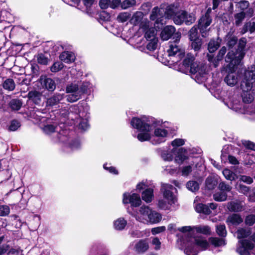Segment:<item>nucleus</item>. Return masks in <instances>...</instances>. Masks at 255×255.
Wrapping results in <instances>:
<instances>
[{
    "instance_id": "55",
    "label": "nucleus",
    "mask_w": 255,
    "mask_h": 255,
    "mask_svg": "<svg viewBox=\"0 0 255 255\" xmlns=\"http://www.w3.org/2000/svg\"><path fill=\"white\" fill-rule=\"evenodd\" d=\"M37 62L42 65H47L48 62V59L43 54H38L37 55Z\"/></svg>"
},
{
    "instance_id": "54",
    "label": "nucleus",
    "mask_w": 255,
    "mask_h": 255,
    "mask_svg": "<svg viewBox=\"0 0 255 255\" xmlns=\"http://www.w3.org/2000/svg\"><path fill=\"white\" fill-rule=\"evenodd\" d=\"M10 107L13 110H18L21 107V103L17 100H12L9 103Z\"/></svg>"
},
{
    "instance_id": "44",
    "label": "nucleus",
    "mask_w": 255,
    "mask_h": 255,
    "mask_svg": "<svg viewBox=\"0 0 255 255\" xmlns=\"http://www.w3.org/2000/svg\"><path fill=\"white\" fill-rule=\"evenodd\" d=\"M187 188L192 192L198 191L199 189V184L195 181H189L186 184Z\"/></svg>"
},
{
    "instance_id": "25",
    "label": "nucleus",
    "mask_w": 255,
    "mask_h": 255,
    "mask_svg": "<svg viewBox=\"0 0 255 255\" xmlns=\"http://www.w3.org/2000/svg\"><path fill=\"white\" fill-rule=\"evenodd\" d=\"M28 97L36 104H40L41 99V94L36 91H32L28 93Z\"/></svg>"
},
{
    "instance_id": "51",
    "label": "nucleus",
    "mask_w": 255,
    "mask_h": 255,
    "mask_svg": "<svg viewBox=\"0 0 255 255\" xmlns=\"http://www.w3.org/2000/svg\"><path fill=\"white\" fill-rule=\"evenodd\" d=\"M245 17V13L243 11L238 13L235 15V24L237 25L241 24Z\"/></svg>"
},
{
    "instance_id": "46",
    "label": "nucleus",
    "mask_w": 255,
    "mask_h": 255,
    "mask_svg": "<svg viewBox=\"0 0 255 255\" xmlns=\"http://www.w3.org/2000/svg\"><path fill=\"white\" fill-rule=\"evenodd\" d=\"M67 131L62 130L60 132L57 134L58 141L62 143H66L69 138L67 136Z\"/></svg>"
},
{
    "instance_id": "41",
    "label": "nucleus",
    "mask_w": 255,
    "mask_h": 255,
    "mask_svg": "<svg viewBox=\"0 0 255 255\" xmlns=\"http://www.w3.org/2000/svg\"><path fill=\"white\" fill-rule=\"evenodd\" d=\"M143 18V13L141 11H136L135 12L130 19L131 22L134 25L139 23Z\"/></svg>"
},
{
    "instance_id": "50",
    "label": "nucleus",
    "mask_w": 255,
    "mask_h": 255,
    "mask_svg": "<svg viewBox=\"0 0 255 255\" xmlns=\"http://www.w3.org/2000/svg\"><path fill=\"white\" fill-rule=\"evenodd\" d=\"M243 30V33H245L248 30H249L251 33L254 32L255 31V22H250L246 23L244 26Z\"/></svg>"
},
{
    "instance_id": "8",
    "label": "nucleus",
    "mask_w": 255,
    "mask_h": 255,
    "mask_svg": "<svg viewBox=\"0 0 255 255\" xmlns=\"http://www.w3.org/2000/svg\"><path fill=\"white\" fill-rule=\"evenodd\" d=\"M246 77V73H245L244 78L242 80L241 84V88L243 90V93L242 94L243 101L246 103H250L254 100V96L253 95L252 92L251 90L252 88L253 83H255V81L252 82L251 87H248V85L247 84L249 80Z\"/></svg>"
},
{
    "instance_id": "38",
    "label": "nucleus",
    "mask_w": 255,
    "mask_h": 255,
    "mask_svg": "<svg viewBox=\"0 0 255 255\" xmlns=\"http://www.w3.org/2000/svg\"><path fill=\"white\" fill-rule=\"evenodd\" d=\"M217 182L212 177H208L205 181L206 188L208 190H213L217 186Z\"/></svg>"
},
{
    "instance_id": "19",
    "label": "nucleus",
    "mask_w": 255,
    "mask_h": 255,
    "mask_svg": "<svg viewBox=\"0 0 255 255\" xmlns=\"http://www.w3.org/2000/svg\"><path fill=\"white\" fill-rule=\"evenodd\" d=\"M175 28L173 26L167 25L162 30L160 36L163 40H167L174 33Z\"/></svg>"
},
{
    "instance_id": "32",
    "label": "nucleus",
    "mask_w": 255,
    "mask_h": 255,
    "mask_svg": "<svg viewBox=\"0 0 255 255\" xmlns=\"http://www.w3.org/2000/svg\"><path fill=\"white\" fill-rule=\"evenodd\" d=\"M242 104L238 100H234L230 104L229 107L233 110L240 113H244V111L242 108Z\"/></svg>"
},
{
    "instance_id": "3",
    "label": "nucleus",
    "mask_w": 255,
    "mask_h": 255,
    "mask_svg": "<svg viewBox=\"0 0 255 255\" xmlns=\"http://www.w3.org/2000/svg\"><path fill=\"white\" fill-rule=\"evenodd\" d=\"M175 188L171 185L163 184L161 186V191L162 193L163 199L159 200L158 205L162 209H169V205L175 204L177 201V197L173 193V190Z\"/></svg>"
},
{
    "instance_id": "31",
    "label": "nucleus",
    "mask_w": 255,
    "mask_h": 255,
    "mask_svg": "<svg viewBox=\"0 0 255 255\" xmlns=\"http://www.w3.org/2000/svg\"><path fill=\"white\" fill-rule=\"evenodd\" d=\"M2 87L6 90L12 91L15 89V84L13 79L8 78L4 81Z\"/></svg>"
},
{
    "instance_id": "36",
    "label": "nucleus",
    "mask_w": 255,
    "mask_h": 255,
    "mask_svg": "<svg viewBox=\"0 0 255 255\" xmlns=\"http://www.w3.org/2000/svg\"><path fill=\"white\" fill-rule=\"evenodd\" d=\"M214 199L218 202H223L227 200V194L226 192L220 190L213 195Z\"/></svg>"
},
{
    "instance_id": "4",
    "label": "nucleus",
    "mask_w": 255,
    "mask_h": 255,
    "mask_svg": "<svg viewBox=\"0 0 255 255\" xmlns=\"http://www.w3.org/2000/svg\"><path fill=\"white\" fill-rule=\"evenodd\" d=\"M209 247L207 241L202 237L190 238L184 250L187 255H196L199 250H205Z\"/></svg>"
},
{
    "instance_id": "11",
    "label": "nucleus",
    "mask_w": 255,
    "mask_h": 255,
    "mask_svg": "<svg viewBox=\"0 0 255 255\" xmlns=\"http://www.w3.org/2000/svg\"><path fill=\"white\" fill-rule=\"evenodd\" d=\"M89 115L88 113L80 111L78 115L75 117V122L79 129L83 131L87 130L89 127L88 124V118Z\"/></svg>"
},
{
    "instance_id": "45",
    "label": "nucleus",
    "mask_w": 255,
    "mask_h": 255,
    "mask_svg": "<svg viewBox=\"0 0 255 255\" xmlns=\"http://www.w3.org/2000/svg\"><path fill=\"white\" fill-rule=\"evenodd\" d=\"M190 41H192L191 44L192 48L195 51L199 50L202 44L201 39L198 38L195 39L190 40Z\"/></svg>"
},
{
    "instance_id": "35",
    "label": "nucleus",
    "mask_w": 255,
    "mask_h": 255,
    "mask_svg": "<svg viewBox=\"0 0 255 255\" xmlns=\"http://www.w3.org/2000/svg\"><path fill=\"white\" fill-rule=\"evenodd\" d=\"M45 88L49 91H53L56 88L55 82L50 78H45L43 81Z\"/></svg>"
},
{
    "instance_id": "33",
    "label": "nucleus",
    "mask_w": 255,
    "mask_h": 255,
    "mask_svg": "<svg viewBox=\"0 0 255 255\" xmlns=\"http://www.w3.org/2000/svg\"><path fill=\"white\" fill-rule=\"evenodd\" d=\"M127 224V221L124 218H120L114 222V226L117 230H122L125 228Z\"/></svg>"
},
{
    "instance_id": "26",
    "label": "nucleus",
    "mask_w": 255,
    "mask_h": 255,
    "mask_svg": "<svg viewBox=\"0 0 255 255\" xmlns=\"http://www.w3.org/2000/svg\"><path fill=\"white\" fill-rule=\"evenodd\" d=\"M60 59L65 63H70L75 60V56L70 52H64L60 55Z\"/></svg>"
},
{
    "instance_id": "10",
    "label": "nucleus",
    "mask_w": 255,
    "mask_h": 255,
    "mask_svg": "<svg viewBox=\"0 0 255 255\" xmlns=\"http://www.w3.org/2000/svg\"><path fill=\"white\" fill-rule=\"evenodd\" d=\"M233 64H228L226 68L228 75L225 78V82L230 86H235L238 81V75L235 72L236 67L232 66Z\"/></svg>"
},
{
    "instance_id": "7",
    "label": "nucleus",
    "mask_w": 255,
    "mask_h": 255,
    "mask_svg": "<svg viewBox=\"0 0 255 255\" xmlns=\"http://www.w3.org/2000/svg\"><path fill=\"white\" fill-rule=\"evenodd\" d=\"M173 20L176 24H181L185 22L187 25L192 24L195 20L194 15L188 14L187 12L181 10L177 12L173 16Z\"/></svg>"
},
{
    "instance_id": "64",
    "label": "nucleus",
    "mask_w": 255,
    "mask_h": 255,
    "mask_svg": "<svg viewBox=\"0 0 255 255\" xmlns=\"http://www.w3.org/2000/svg\"><path fill=\"white\" fill-rule=\"evenodd\" d=\"M56 127L52 125H47L43 128L44 131L47 134H50L54 132L55 130Z\"/></svg>"
},
{
    "instance_id": "60",
    "label": "nucleus",
    "mask_w": 255,
    "mask_h": 255,
    "mask_svg": "<svg viewBox=\"0 0 255 255\" xmlns=\"http://www.w3.org/2000/svg\"><path fill=\"white\" fill-rule=\"evenodd\" d=\"M250 5V3L248 1L242 0L238 2L237 6L240 8L241 10H244L248 8Z\"/></svg>"
},
{
    "instance_id": "20",
    "label": "nucleus",
    "mask_w": 255,
    "mask_h": 255,
    "mask_svg": "<svg viewBox=\"0 0 255 255\" xmlns=\"http://www.w3.org/2000/svg\"><path fill=\"white\" fill-rule=\"evenodd\" d=\"M63 99V95L56 93L47 99L46 104V107H53L56 106Z\"/></svg>"
},
{
    "instance_id": "15",
    "label": "nucleus",
    "mask_w": 255,
    "mask_h": 255,
    "mask_svg": "<svg viewBox=\"0 0 255 255\" xmlns=\"http://www.w3.org/2000/svg\"><path fill=\"white\" fill-rule=\"evenodd\" d=\"M141 28L144 32V37L147 40L149 41L150 40V39H153V38H156L157 30L155 28L151 26L149 21L142 23Z\"/></svg>"
},
{
    "instance_id": "43",
    "label": "nucleus",
    "mask_w": 255,
    "mask_h": 255,
    "mask_svg": "<svg viewBox=\"0 0 255 255\" xmlns=\"http://www.w3.org/2000/svg\"><path fill=\"white\" fill-rule=\"evenodd\" d=\"M182 153H186V150L182 148L179 149V153L175 158V161L178 164H181L186 158V155L182 154Z\"/></svg>"
},
{
    "instance_id": "6",
    "label": "nucleus",
    "mask_w": 255,
    "mask_h": 255,
    "mask_svg": "<svg viewBox=\"0 0 255 255\" xmlns=\"http://www.w3.org/2000/svg\"><path fill=\"white\" fill-rule=\"evenodd\" d=\"M178 38L173 42H169V48L167 50L168 55L169 57H174L177 59L175 62L180 60L185 54L184 49L181 48L178 44V41L180 39L179 37Z\"/></svg>"
},
{
    "instance_id": "13",
    "label": "nucleus",
    "mask_w": 255,
    "mask_h": 255,
    "mask_svg": "<svg viewBox=\"0 0 255 255\" xmlns=\"http://www.w3.org/2000/svg\"><path fill=\"white\" fill-rule=\"evenodd\" d=\"M212 19L211 16L203 15L199 20L198 28L203 37H206L208 30V27L211 24Z\"/></svg>"
},
{
    "instance_id": "37",
    "label": "nucleus",
    "mask_w": 255,
    "mask_h": 255,
    "mask_svg": "<svg viewBox=\"0 0 255 255\" xmlns=\"http://www.w3.org/2000/svg\"><path fill=\"white\" fill-rule=\"evenodd\" d=\"M222 172L225 178L230 181L235 180L238 177L235 173L227 168L224 169Z\"/></svg>"
},
{
    "instance_id": "24",
    "label": "nucleus",
    "mask_w": 255,
    "mask_h": 255,
    "mask_svg": "<svg viewBox=\"0 0 255 255\" xmlns=\"http://www.w3.org/2000/svg\"><path fill=\"white\" fill-rule=\"evenodd\" d=\"M245 73H246V77L250 81L247 84L248 87L250 88L252 82L255 81V65L251 66Z\"/></svg>"
},
{
    "instance_id": "16",
    "label": "nucleus",
    "mask_w": 255,
    "mask_h": 255,
    "mask_svg": "<svg viewBox=\"0 0 255 255\" xmlns=\"http://www.w3.org/2000/svg\"><path fill=\"white\" fill-rule=\"evenodd\" d=\"M164 10L162 8H159L158 7H154L150 15V18L152 20H156L155 24H158L161 22L162 19H160L163 17V13Z\"/></svg>"
},
{
    "instance_id": "27",
    "label": "nucleus",
    "mask_w": 255,
    "mask_h": 255,
    "mask_svg": "<svg viewBox=\"0 0 255 255\" xmlns=\"http://www.w3.org/2000/svg\"><path fill=\"white\" fill-rule=\"evenodd\" d=\"M226 52L227 48L225 46H223L220 49L216 57V59H215L213 61L214 65L215 67L218 66L219 62L223 60Z\"/></svg>"
},
{
    "instance_id": "23",
    "label": "nucleus",
    "mask_w": 255,
    "mask_h": 255,
    "mask_svg": "<svg viewBox=\"0 0 255 255\" xmlns=\"http://www.w3.org/2000/svg\"><path fill=\"white\" fill-rule=\"evenodd\" d=\"M222 39L219 37L211 39L208 43V49L210 53L214 52L220 46Z\"/></svg>"
},
{
    "instance_id": "49",
    "label": "nucleus",
    "mask_w": 255,
    "mask_h": 255,
    "mask_svg": "<svg viewBox=\"0 0 255 255\" xmlns=\"http://www.w3.org/2000/svg\"><path fill=\"white\" fill-rule=\"evenodd\" d=\"M194 228L196 231L199 233L207 235L210 233V229L208 226H197Z\"/></svg>"
},
{
    "instance_id": "21",
    "label": "nucleus",
    "mask_w": 255,
    "mask_h": 255,
    "mask_svg": "<svg viewBox=\"0 0 255 255\" xmlns=\"http://www.w3.org/2000/svg\"><path fill=\"white\" fill-rule=\"evenodd\" d=\"M238 54H239V53ZM241 60L242 59H240L239 55H238V56H235L233 51H229L225 57V61L226 62H229L230 63L229 64H233L232 67L234 66L236 67V65L238 64Z\"/></svg>"
},
{
    "instance_id": "29",
    "label": "nucleus",
    "mask_w": 255,
    "mask_h": 255,
    "mask_svg": "<svg viewBox=\"0 0 255 255\" xmlns=\"http://www.w3.org/2000/svg\"><path fill=\"white\" fill-rule=\"evenodd\" d=\"M161 219L162 216L159 213L152 210L148 220V223H157L161 221Z\"/></svg>"
},
{
    "instance_id": "22",
    "label": "nucleus",
    "mask_w": 255,
    "mask_h": 255,
    "mask_svg": "<svg viewBox=\"0 0 255 255\" xmlns=\"http://www.w3.org/2000/svg\"><path fill=\"white\" fill-rule=\"evenodd\" d=\"M243 221L241 216L237 214H233L229 216L227 219V223L229 225L237 226Z\"/></svg>"
},
{
    "instance_id": "53",
    "label": "nucleus",
    "mask_w": 255,
    "mask_h": 255,
    "mask_svg": "<svg viewBox=\"0 0 255 255\" xmlns=\"http://www.w3.org/2000/svg\"><path fill=\"white\" fill-rule=\"evenodd\" d=\"M79 85V91L80 92V96L83 93L87 92V90L90 87V84L88 82H78Z\"/></svg>"
},
{
    "instance_id": "18",
    "label": "nucleus",
    "mask_w": 255,
    "mask_h": 255,
    "mask_svg": "<svg viewBox=\"0 0 255 255\" xmlns=\"http://www.w3.org/2000/svg\"><path fill=\"white\" fill-rule=\"evenodd\" d=\"M149 248V245L146 240H140L135 244L134 250L138 254L145 253Z\"/></svg>"
},
{
    "instance_id": "58",
    "label": "nucleus",
    "mask_w": 255,
    "mask_h": 255,
    "mask_svg": "<svg viewBox=\"0 0 255 255\" xmlns=\"http://www.w3.org/2000/svg\"><path fill=\"white\" fill-rule=\"evenodd\" d=\"M218 188L220 190L224 191L226 193L231 191L232 188L231 186L226 184L224 182H222L219 184Z\"/></svg>"
},
{
    "instance_id": "52",
    "label": "nucleus",
    "mask_w": 255,
    "mask_h": 255,
    "mask_svg": "<svg viewBox=\"0 0 255 255\" xmlns=\"http://www.w3.org/2000/svg\"><path fill=\"white\" fill-rule=\"evenodd\" d=\"M216 232L218 235L221 237H226L227 235V231L226 227L224 225H219L216 227Z\"/></svg>"
},
{
    "instance_id": "39",
    "label": "nucleus",
    "mask_w": 255,
    "mask_h": 255,
    "mask_svg": "<svg viewBox=\"0 0 255 255\" xmlns=\"http://www.w3.org/2000/svg\"><path fill=\"white\" fill-rule=\"evenodd\" d=\"M246 42L247 40L245 38H242L239 40L238 50L239 51L240 59H242L244 57L245 54L243 52V50L246 46Z\"/></svg>"
},
{
    "instance_id": "34",
    "label": "nucleus",
    "mask_w": 255,
    "mask_h": 255,
    "mask_svg": "<svg viewBox=\"0 0 255 255\" xmlns=\"http://www.w3.org/2000/svg\"><path fill=\"white\" fill-rule=\"evenodd\" d=\"M195 208L198 213H202L207 215H209L211 213L210 208L207 205L201 203L197 204Z\"/></svg>"
},
{
    "instance_id": "40",
    "label": "nucleus",
    "mask_w": 255,
    "mask_h": 255,
    "mask_svg": "<svg viewBox=\"0 0 255 255\" xmlns=\"http://www.w3.org/2000/svg\"><path fill=\"white\" fill-rule=\"evenodd\" d=\"M209 241L212 245L215 247L224 246L226 244L225 241L224 239H219L218 238H210Z\"/></svg>"
},
{
    "instance_id": "9",
    "label": "nucleus",
    "mask_w": 255,
    "mask_h": 255,
    "mask_svg": "<svg viewBox=\"0 0 255 255\" xmlns=\"http://www.w3.org/2000/svg\"><path fill=\"white\" fill-rule=\"evenodd\" d=\"M66 93H69L67 100L70 102H74L80 98V92L79 91V85L77 83H72L67 85L66 89Z\"/></svg>"
},
{
    "instance_id": "47",
    "label": "nucleus",
    "mask_w": 255,
    "mask_h": 255,
    "mask_svg": "<svg viewBox=\"0 0 255 255\" xmlns=\"http://www.w3.org/2000/svg\"><path fill=\"white\" fill-rule=\"evenodd\" d=\"M157 41L158 40L157 38H153V39L149 40V42L146 45L147 49L149 51L154 50L157 47Z\"/></svg>"
},
{
    "instance_id": "61",
    "label": "nucleus",
    "mask_w": 255,
    "mask_h": 255,
    "mask_svg": "<svg viewBox=\"0 0 255 255\" xmlns=\"http://www.w3.org/2000/svg\"><path fill=\"white\" fill-rule=\"evenodd\" d=\"M192 167L191 165H188L183 167L181 170V174L182 176H187L192 172Z\"/></svg>"
},
{
    "instance_id": "48",
    "label": "nucleus",
    "mask_w": 255,
    "mask_h": 255,
    "mask_svg": "<svg viewBox=\"0 0 255 255\" xmlns=\"http://www.w3.org/2000/svg\"><path fill=\"white\" fill-rule=\"evenodd\" d=\"M136 1L135 0H125L121 3V8L125 9L135 5Z\"/></svg>"
},
{
    "instance_id": "57",
    "label": "nucleus",
    "mask_w": 255,
    "mask_h": 255,
    "mask_svg": "<svg viewBox=\"0 0 255 255\" xmlns=\"http://www.w3.org/2000/svg\"><path fill=\"white\" fill-rule=\"evenodd\" d=\"M10 212L9 207L7 205H0V216H7Z\"/></svg>"
},
{
    "instance_id": "1",
    "label": "nucleus",
    "mask_w": 255,
    "mask_h": 255,
    "mask_svg": "<svg viewBox=\"0 0 255 255\" xmlns=\"http://www.w3.org/2000/svg\"><path fill=\"white\" fill-rule=\"evenodd\" d=\"M154 122L151 118L142 117L141 118H133L130 122L131 126L137 129L139 133L137 138L141 142L151 139L153 144H159L165 141V137L168 134V131L164 128H156L154 134L152 135Z\"/></svg>"
},
{
    "instance_id": "30",
    "label": "nucleus",
    "mask_w": 255,
    "mask_h": 255,
    "mask_svg": "<svg viewBox=\"0 0 255 255\" xmlns=\"http://www.w3.org/2000/svg\"><path fill=\"white\" fill-rule=\"evenodd\" d=\"M251 234L250 229L240 228L236 232L237 237L239 239L246 238Z\"/></svg>"
},
{
    "instance_id": "14",
    "label": "nucleus",
    "mask_w": 255,
    "mask_h": 255,
    "mask_svg": "<svg viewBox=\"0 0 255 255\" xmlns=\"http://www.w3.org/2000/svg\"><path fill=\"white\" fill-rule=\"evenodd\" d=\"M152 211V210L148 206H142L140 208L135 218L141 222L148 223V220Z\"/></svg>"
},
{
    "instance_id": "2",
    "label": "nucleus",
    "mask_w": 255,
    "mask_h": 255,
    "mask_svg": "<svg viewBox=\"0 0 255 255\" xmlns=\"http://www.w3.org/2000/svg\"><path fill=\"white\" fill-rule=\"evenodd\" d=\"M194 60V56L191 53H188L183 61L182 66L189 70L192 74L195 75L197 82H202L206 78V66L202 63L195 62Z\"/></svg>"
},
{
    "instance_id": "42",
    "label": "nucleus",
    "mask_w": 255,
    "mask_h": 255,
    "mask_svg": "<svg viewBox=\"0 0 255 255\" xmlns=\"http://www.w3.org/2000/svg\"><path fill=\"white\" fill-rule=\"evenodd\" d=\"M131 17V14L128 12H122L119 14L117 16V20L120 22H125L128 20Z\"/></svg>"
},
{
    "instance_id": "62",
    "label": "nucleus",
    "mask_w": 255,
    "mask_h": 255,
    "mask_svg": "<svg viewBox=\"0 0 255 255\" xmlns=\"http://www.w3.org/2000/svg\"><path fill=\"white\" fill-rule=\"evenodd\" d=\"M245 223L248 226H252L255 223V215H250L247 216Z\"/></svg>"
},
{
    "instance_id": "59",
    "label": "nucleus",
    "mask_w": 255,
    "mask_h": 255,
    "mask_svg": "<svg viewBox=\"0 0 255 255\" xmlns=\"http://www.w3.org/2000/svg\"><path fill=\"white\" fill-rule=\"evenodd\" d=\"M63 67V65L62 63L59 62H55L51 67V71L52 72H57L62 69Z\"/></svg>"
},
{
    "instance_id": "56",
    "label": "nucleus",
    "mask_w": 255,
    "mask_h": 255,
    "mask_svg": "<svg viewBox=\"0 0 255 255\" xmlns=\"http://www.w3.org/2000/svg\"><path fill=\"white\" fill-rule=\"evenodd\" d=\"M189 39L193 40L199 38L198 36L197 27L195 26H193L189 31Z\"/></svg>"
},
{
    "instance_id": "12",
    "label": "nucleus",
    "mask_w": 255,
    "mask_h": 255,
    "mask_svg": "<svg viewBox=\"0 0 255 255\" xmlns=\"http://www.w3.org/2000/svg\"><path fill=\"white\" fill-rule=\"evenodd\" d=\"M123 202L124 204L130 203L131 206H139L141 203V201L139 195L133 193L131 195L128 193H125L123 194Z\"/></svg>"
},
{
    "instance_id": "28",
    "label": "nucleus",
    "mask_w": 255,
    "mask_h": 255,
    "mask_svg": "<svg viewBox=\"0 0 255 255\" xmlns=\"http://www.w3.org/2000/svg\"><path fill=\"white\" fill-rule=\"evenodd\" d=\"M153 197V190L152 188L146 189L142 193V199L147 203L150 202Z\"/></svg>"
},
{
    "instance_id": "63",
    "label": "nucleus",
    "mask_w": 255,
    "mask_h": 255,
    "mask_svg": "<svg viewBox=\"0 0 255 255\" xmlns=\"http://www.w3.org/2000/svg\"><path fill=\"white\" fill-rule=\"evenodd\" d=\"M20 125L19 122H18L17 121L13 120L10 123V125L9 127V130L10 131H15L18 128L20 127Z\"/></svg>"
},
{
    "instance_id": "17",
    "label": "nucleus",
    "mask_w": 255,
    "mask_h": 255,
    "mask_svg": "<svg viewBox=\"0 0 255 255\" xmlns=\"http://www.w3.org/2000/svg\"><path fill=\"white\" fill-rule=\"evenodd\" d=\"M227 208L231 212H238L244 210L243 202L240 201H234L228 203Z\"/></svg>"
},
{
    "instance_id": "5",
    "label": "nucleus",
    "mask_w": 255,
    "mask_h": 255,
    "mask_svg": "<svg viewBox=\"0 0 255 255\" xmlns=\"http://www.w3.org/2000/svg\"><path fill=\"white\" fill-rule=\"evenodd\" d=\"M255 247V235L248 239L240 240L237 248V252L240 255H251Z\"/></svg>"
}]
</instances>
